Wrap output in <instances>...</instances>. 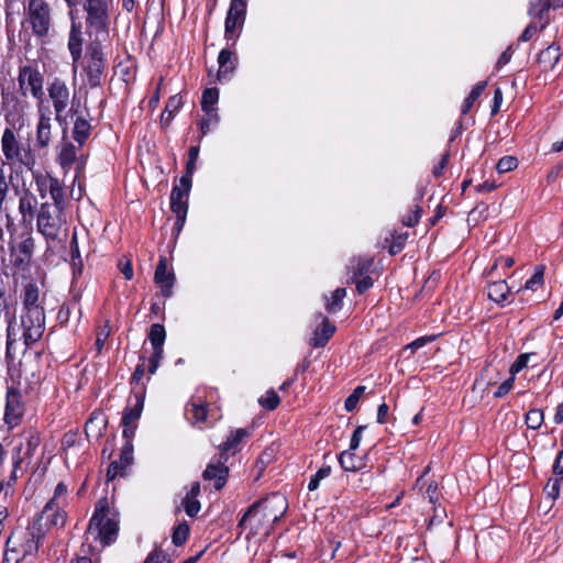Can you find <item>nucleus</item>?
I'll use <instances>...</instances> for the list:
<instances>
[{"label": "nucleus", "instance_id": "1", "mask_svg": "<svg viewBox=\"0 0 563 563\" xmlns=\"http://www.w3.org/2000/svg\"><path fill=\"white\" fill-rule=\"evenodd\" d=\"M288 501L283 494L273 493L249 507L239 522V528L249 530L252 536L268 534L274 523L287 511Z\"/></svg>", "mask_w": 563, "mask_h": 563}, {"label": "nucleus", "instance_id": "2", "mask_svg": "<svg viewBox=\"0 0 563 563\" xmlns=\"http://www.w3.org/2000/svg\"><path fill=\"white\" fill-rule=\"evenodd\" d=\"M45 536V529L40 523H32L25 530H15L5 542L3 563H20L34 558L40 542Z\"/></svg>", "mask_w": 563, "mask_h": 563}, {"label": "nucleus", "instance_id": "3", "mask_svg": "<svg viewBox=\"0 0 563 563\" xmlns=\"http://www.w3.org/2000/svg\"><path fill=\"white\" fill-rule=\"evenodd\" d=\"M36 227L47 241L62 243L68 236V221L65 211L57 207H49L48 201H44L40 206Z\"/></svg>", "mask_w": 563, "mask_h": 563}, {"label": "nucleus", "instance_id": "4", "mask_svg": "<svg viewBox=\"0 0 563 563\" xmlns=\"http://www.w3.org/2000/svg\"><path fill=\"white\" fill-rule=\"evenodd\" d=\"M1 153L10 164L19 163L20 166L33 172L37 161L34 151L29 143H23L20 135L11 128H5L0 139Z\"/></svg>", "mask_w": 563, "mask_h": 563}, {"label": "nucleus", "instance_id": "5", "mask_svg": "<svg viewBox=\"0 0 563 563\" xmlns=\"http://www.w3.org/2000/svg\"><path fill=\"white\" fill-rule=\"evenodd\" d=\"M112 0H84L87 33L95 40L104 41L109 36Z\"/></svg>", "mask_w": 563, "mask_h": 563}, {"label": "nucleus", "instance_id": "6", "mask_svg": "<svg viewBox=\"0 0 563 563\" xmlns=\"http://www.w3.org/2000/svg\"><path fill=\"white\" fill-rule=\"evenodd\" d=\"M106 59L101 41L92 40L86 51L84 73L90 88L100 87L104 77Z\"/></svg>", "mask_w": 563, "mask_h": 563}, {"label": "nucleus", "instance_id": "7", "mask_svg": "<svg viewBox=\"0 0 563 563\" xmlns=\"http://www.w3.org/2000/svg\"><path fill=\"white\" fill-rule=\"evenodd\" d=\"M119 525L117 520L108 516V509L97 508L92 515L87 534L99 540L102 547L110 545L117 539Z\"/></svg>", "mask_w": 563, "mask_h": 563}, {"label": "nucleus", "instance_id": "8", "mask_svg": "<svg viewBox=\"0 0 563 563\" xmlns=\"http://www.w3.org/2000/svg\"><path fill=\"white\" fill-rule=\"evenodd\" d=\"M25 14L34 35L41 38L46 37L52 22L49 4L45 0H30Z\"/></svg>", "mask_w": 563, "mask_h": 563}, {"label": "nucleus", "instance_id": "9", "mask_svg": "<svg viewBox=\"0 0 563 563\" xmlns=\"http://www.w3.org/2000/svg\"><path fill=\"white\" fill-rule=\"evenodd\" d=\"M31 345H26V331L24 325L14 318L7 324V358L13 360L18 354H23Z\"/></svg>", "mask_w": 563, "mask_h": 563}, {"label": "nucleus", "instance_id": "10", "mask_svg": "<svg viewBox=\"0 0 563 563\" xmlns=\"http://www.w3.org/2000/svg\"><path fill=\"white\" fill-rule=\"evenodd\" d=\"M18 81L23 97H26L30 92L35 99L40 101L43 99V76L37 69L31 66L21 67L19 70Z\"/></svg>", "mask_w": 563, "mask_h": 563}, {"label": "nucleus", "instance_id": "11", "mask_svg": "<svg viewBox=\"0 0 563 563\" xmlns=\"http://www.w3.org/2000/svg\"><path fill=\"white\" fill-rule=\"evenodd\" d=\"M20 322L26 331V345H33L41 340L45 331L44 310L23 311Z\"/></svg>", "mask_w": 563, "mask_h": 563}, {"label": "nucleus", "instance_id": "12", "mask_svg": "<svg viewBox=\"0 0 563 563\" xmlns=\"http://www.w3.org/2000/svg\"><path fill=\"white\" fill-rule=\"evenodd\" d=\"M49 99L52 100L55 114H56V121L59 124H63L65 122V118L63 115V112L66 110V108L69 104V98H70V91L67 87L66 82L59 78H55L47 88Z\"/></svg>", "mask_w": 563, "mask_h": 563}, {"label": "nucleus", "instance_id": "13", "mask_svg": "<svg viewBox=\"0 0 563 563\" xmlns=\"http://www.w3.org/2000/svg\"><path fill=\"white\" fill-rule=\"evenodd\" d=\"M246 14L245 0H231L225 18V37L233 38L238 30H241Z\"/></svg>", "mask_w": 563, "mask_h": 563}, {"label": "nucleus", "instance_id": "14", "mask_svg": "<svg viewBox=\"0 0 563 563\" xmlns=\"http://www.w3.org/2000/svg\"><path fill=\"white\" fill-rule=\"evenodd\" d=\"M24 415V405L20 393L13 388L7 393L4 421L11 428L18 426Z\"/></svg>", "mask_w": 563, "mask_h": 563}, {"label": "nucleus", "instance_id": "15", "mask_svg": "<svg viewBox=\"0 0 563 563\" xmlns=\"http://www.w3.org/2000/svg\"><path fill=\"white\" fill-rule=\"evenodd\" d=\"M47 522L55 527H63L66 522V514L60 509L58 503H55V498L45 505L38 518L32 523H40L46 530Z\"/></svg>", "mask_w": 563, "mask_h": 563}, {"label": "nucleus", "instance_id": "16", "mask_svg": "<svg viewBox=\"0 0 563 563\" xmlns=\"http://www.w3.org/2000/svg\"><path fill=\"white\" fill-rule=\"evenodd\" d=\"M188 196L180 187H174L170 194V209L177 216L176 224L181 228L188 211Z\"/></svg>", "mask_w": 563, "mask_h": 563}, {"label": "nucleus", "instance_id": "17", "mask_svg": "<svg viewBox=\"0 0 563 563\" xmlns=\"http://www.w3.org/2000/svg\"><path fill=\"white\" fill-rule=\"evenodd\" d=\"M19 212L23 222H32L37 217V198L30 189H23L19 197Z\"/></svg>", "mask_w": 563, "mask_h": 563}, {"label": "nucleus", "instance_id": "18", "mask_svg": "<svg viewBox=\"0 0 563 563\" xmlns=\"http://www.w3.org/2000/svg\"><path fill=\"white\" fill-rule=\"evenodd\" d=\"M154 280L161 287L164 297L172 296L175 276L173 273L167 271V261L165 257H161L158 261Z\"/></svg>", "mask_w": 563, "mask_h": 563}, {"label": "nucleus", "instance_id": "19", "mask_svg": "<svg viewBox=\"0 0 563 563\" xmlns=\"http://www.w3.org/2000/svg\"><path fill=\"white\" fill-rule=\"evenodd\" d=\"M68 49L70 52L74 62V71L77 70V63L81 58L82 53V33L80 26L76 23H71L69 37H68Z\"/></svg>", "mask_w": 563, "mask_h": 563}, {"label": "nucleus", "instance_id": "20", "mask_svg": "<svg viewBox=\"0 0 563 563\" xmlns=\"http://www.w3.org/2000/svg\"><path fill=\"white\" fill-rule=\"evenodd\" d=\"M34 250V240L25 238L15 247L12 249V257L15 266L27 265L32 258Z\"/></svg>", "mask_w": 563, "mask_h": 563}, {"label": "nucleus", "instance_id": "21", "mask_svg": "<svg viewBox=\"0 0 563 563\" xmlns=\"http://www.w3.org/2000/svg\"><path fill=\"white\" fill-rule=\"evenodd\" d=\"M108 423L107 417L101 411H93L85 424V433L88 438L99 439Z\"/></svg>", "mask_w": 563, "mask_h": 563}, {"label": "nucleus", "instance_id": "22", "mask_svg": "<svg viewBox=\"0 0 563 563\" xmlns=\"http://www.w3.org/2000/svg\"><path fill=\"white\" fill-rule=\"evenodd\" d=\"M228 475V467H225L221 463H210L205 470L202 477L206 481H214V488L219 490L225 485Z\"/></svg>", "mask_w": 563, "mask_h": 563}, {"label": "nucleus", "instance_id": "23", "mask_svg": "<svg viewBox=\"0 0 563 563\" xmlns=\"http://www.w3.org/2000/svg\"><path fill=\"white\" fill-rule=\"evenodd\" d=\"M52 139V123L51 118L40 110V119L36 126V146L38 148H46Z\"/></svg>", "mask_w": 563, "mask_h": 563}, {"label": "nucleus", "instance_id": "24", "mask_svg": "<svg viewBox=\"0 0 563 563\" xmlns=\"http://www.w3.org/2000/svg\"><path fill=\"white\" fill-rule=\"evenodd\" d=\"M23 311H32L34 310H44V308L40 305V289L38 287L30 283L25 285L23 290Z\"/></svg>", "mask_w": 563, "mask_h": 563}, {"label": "nucleus", "instance_id": "25", "mask_svg": "<svg viewBox=\"0 0 563 563\" xmlns=\"http://www.w3.org/2000/svg\"><path fill=\"white\" fill-rule=\"evenodd\" d=\"M334 331L335 327L330 323L328 318H323L321 329H317L310 339V345L313 347L324 346Z\"/></svg>", "mask_w": 563, "mask_h": 563}, {"label": "nucleus", "instance_id": "26", "mask_svg": "<svg viewBox=\"0 0 563 563\" xmlns=\"http://www.w3.org/2000/svg\"><path fill=\"white\" fill-rule=\"evenodd\" d=\"M32 174L37 192L40 197L44 199L52 191V188L56 185L58 179L49 174H43L41 172L33 170Z\"/></svg>", "mask_w": 563, "mask_h": 563}, {"label": "nucleus", "instance_id": "27", "mask_svg": "<svg viewBox=\"0 0 563 563\" xmlns=\"http://www.w3.org/2000/svg\"><path fill=\"white\" fill-rule=\"evenodd\" d=\"M339 463L346 472H357L364 467V461L353 450H345L339 455Z\"/></svg>", "mask_w": 563, "mask_h": 563}, {"label": "nucleus", "instance_id": "28", "mask_svg": "<svg viewBox=\"0 0 563 563\" xmlns=\"http://www.w3.org/2000/svg\"><path fill=\"white\" fill-rule=\"evenodd\" d=\"M144 407V396L142 394L135 395V404L131 408H125L122 417V424L124 427H130L135 424V422L140 419L142 410Z\"/></svg>", "mask_w": 563, "mask_h": 563}, {"label": "nucleus", "instance_id": "29", "mask_svg": "<svg viewBox=\"0 0 563 563\" xmlns=\"http://www.w3.org/2000/svg\"><path fill=\"white\" fill-rule=\"evenodd\" d=\"M487 295L490 300L501 303L510 295V287L505 280L493 282L487 286Z\"/></svg>", "mask_w": 563, "mask_h": 563}, {"label": "nucleus", "instance_id": "30", "mask_svg": "<svg viewBox=\"0 0 563 563\" xmlns=\"http://www.w3.org/2000/svg\"><path fill=\"white\" fill-rule=\"evenodd\" d=\"M219 63V79L231 74L235 69L236 58L233 53L229 49H222L218 56Z\"/></svg>", "mask_w": 563, "mask_h": 563}, {"label": "nucleus", "instance_id": "31", "mask_svg": "<svg viewBox=\"0 0 563 563\" xmlns=\"http://www.w3.org/2000/svg\"><path fill=\"white\" fill-rule=\"evenodd\" d=\"M560 59V47L550 45L539 54V63L544 68H553Z\"/></svg>", "mask_w": 563, "mask_h": 563}, {"label": "nucleus", "instance_id": "32", "mask_svg": "<svg viewBox=\"0 0 563 563\" xmlns=\"http://www.w3.org/2000/svg\"><path fill=\"white\" fill-rule=\"evenodd\" d=\"M219 100V91L217 88H208L203 91L201 98V108L206 115H211L216 112L214 104Z\"/></svg>", "mask_w": 563, "mask_h": 563}, {"label": "nucleus", "instance_id": "33", "mask_svg": "<svg viewBox=\"0 0 563 563\" xmlns=\"http://www.w3.org/2000/svg\"><path fill=\"white\" fill-rule=\"evenodd\" d=\"M90 123L85 118L78 117L74 123V140L79 144H82L90 135Z\"/></svg>", "mask_w": 563, "mask_h": 563}, {"label": "nucleus", "instance_id": "34", "mask_svg": "<svg viewBox=\"0 0 563 563\" xmlns=\"http://www.w3.org/2000/svg\"><path fill=\"white\" fill-rule=\"evenodd\" d=\"M48 195L52 199V202L48 201V206L57 207L59 210L65 211V206L67 202L65 187L59 179L56 183V185L52 188V191Z\"/></svg>", "mask_w": 563, "mask_h": 563}, {"label": "nucleus", "instance_id": "35", "mask_svg": "<svg viewBox=\"0 0 563 563\" xmlns=\"http://www.w3.org/2000/svg\"><path fill=\"white\" fill-rule=\"evenodd\" d=\"M77 154H76V147L71 143H65L59 152L58 155V163L62 166V168L66 169L69 168L74 162L76 161Z\"/></svg>", "mask_w": 563, "mask_h": 563}, {"label": "nucleus", "instance_id": "36", "mask_svg": "<svg viewBox=\"0 0 563 563\" xmlns=\"http://www.w3.org/2000/svg\"><path fill=\"white\" fill-rule=\"evenodd\" d=\"M148 339L153 350H163V345L166 339L165 328L159 323L152 324L150 328Z\"/></svg>", "mask_w": 563, "mask_h": 563}, {"label": "nucleus", "instance_id": "37", "mask_svg": "<svg viewBox=\"0 0 563 563\" xmlns=\"http://www.w3.org/2000/svg\"><path fill=\"white\" fill-rule=\"evenodd\" d=\"M70 255H71L73 273H74V275H80L82 272L84 263H82V258L80 256L76 233H74L71 236Z\"/></svg>", "mask_w": 563, "mask_h": 563}, {"label": "nucleus", "instance_id": "38", "mask_svg": "<svg viewBox=\"0 0 563 563\" xmlns=\"http://www.w3.org/2000/svg\"><path fill=\"white\" fill-rule=\"evenodd\" d=\"M346 296L345 288H336L331 298L325 297V309L330 312H336L342 308V300Z\"/></svg>", "mask_w": 563, "mask_h": 563}, {"label": "nucleus", "instance_id": "39", "mask_svg": "<svg viewBox=\"0 0 563 563\" xmlns=\"http://www.w3.org/2000/svg\"><path fill=\"white\" fill-rule=\"evenodd\" d=\"M485 87H486V81H479L473 87L470 95L465 98V100L462 104V114H466L471 111L474 102L482 95Z\"/></svg>", "mask_w": 563, "mask_h": 563}, {"label": "nucleus", "instance_id": "40", "mask_svg": "<svg viewBox=\"0 0 563 563\" xmlns=\"http://www.w3.org/2000/svg\"><path fill=\"white\" fill-rule=\"evenodd\" d=\"M246 435L247 431L245 429H236L231 432L227 441L221 444V450L224 452L234 450Z\"/></svg>", "mask_w": 563, "mask_h": 563}, {"label": "nucleus", "instance_id": "41", "mask_svg": "<svg viewBox=\"0 0 563 563\" xmlns=\"http://www.w3.org/2000/svg\"><path fill=\"white\" fill-rule=\"evenodd\" d=\"M22 449H23V444L21 443L19 446L15 448V450H14V452L12 454L13 468L11 471L10 478H9V481L7 483L8 486H11L13 483H15V481L19 477L18 472L20 471L21 464H22V461H23V456L21 454Z\"/></svg>", "mask_w": 563, "mask_h": 563}, {"label": "nucleus", "instance_id": "42", "mask_svg": "<svg viewBox=\"0 0 563 563\" xmlns=\"http://www.w3.org/2000/svg\"><path fill=\"white\" fill-rule=\"evenodd\" d=\"M373 265V260L371 257H358L356 260L352 261L351 268L353 271V277L356 278L358 276H362Z\"/></svg>", "mask_w": 563, "mask_h": 563}, {"label": "nucleus", "instance_id": "43", "mask_svg": "<svg viewBox=\"0 0 563 563\" xmlns=\"http://www.w3.org/2000/svg\"><path fill=\"white\" fill-rule=\"evenodd\" d=\"M208 406L207 404H198V402H190L189 408L187 409L188 412H191L192 421L194 422H205L207 420V413H208Z\"/></svg>", "mask_w": 563, "mask_h": 563}, {"label": "nucleus", "instance_id": "44", "mask_svg": "<svg viewBox=\"0 0 563 563\" xmlns=\"http://www.w3.org/2000/svg\"><path fill=\"white\" fill-rule=\"evenodd\" d=\"M40 443V434L35 431H30L25 437V452L23 460L31 457L34 451L38 448Z\"/></svg>", "mask_w": 563, "mask_h": 563}, {"label": "nucleus", "instance_id": "45", "mask_svg": "<svg viewBox=\"0 0 563 563\" xmlns=\"http://www.w3.org/2000/svg\"><path fill=\"white\" fill-rule=\"evenodd\" d=\"M3 166H4V162H2V165L0 166V213L3 210V205L7 200V197L9 195V190H10V187H9L10 180L8 179V177L5 175V170H4Z\"/></svg>", "mask_w": 563, "mask_h": 563}, {"label": "nucleus", "instance_id": "46", "mask_svg": "<svg viewBox=\"0 0 563 563\" xmlns=\"http://www.w3.org/2000/svg\"><path fill=\"white\" fill-rule=\"evenodd\" d=\"M189 534V526L186 522L179 523L174 528L172 540L173 543L177 547L183 545Z\"/></svg>", "mask_w": 563, "mask_h": 563}, {"label": "nucleus", "instance_id": "47", "mask_svg": "<svg viewBox=\"0 0 563 563\" xmlns=\"http://www.w3.org/2000/svg\"><path fill=\"white\" fill-rule=\"evenodd\" d=\"M544 266L539 265L534 269V274L525 284V289L537 290L543 284Z\"/></svg>", "mask_w": 563, "mask_h": 563}, {"label": "nucleus", "instance_id": "48", "mask_svg": "<svg viewBox=\"0 0 563 563\" xmlns=\"http://www.w3.org/2000/svg\"><path fill=\"white\" fill-rule=\"evenodd\" d=\"M408 239V232L404 233H393L391 234V242L389 245V253L391 255L398 254L405 246L406 241Z\"/></svg>", "mask_w": 563, "mask_h": 563}, {"label": "nucleus", "instance_id": "49", "mask_svg": "<svg viewBox=\"0 0 563 563\" xmlns=\"http://www.w3.org/2000/svg\"><path fill=\"white\" fill-rule=\"evenodd\" d=\"M543 422V411L540 409H531L526 415V423L528 428L537 430Z\"/></svg>", "mask_w": 563, "mask_h": 563}, {"label": "nucleus", "instance_id": "50", "mask_svg": "<svg viewBox=\"0 0 563 563\" xmlns=\"http://www.w3.org/2000/svg\"><path fill=\"white\" fill-rule=\"evenodd\" d=\"M181 505L189 517H195L201 509L200 501L197 497L186 495L181 501Z\"/></svg>", "mask_w": 563, "mask_h": 563}, {"label": "nucleus", "instance_id": "51", "mask_svg": "<svg viewBox=\"0 0 563 563\" xmlns=\"http://www.w3.org/2000/svg\"><path fill=\"white\" fill-rule=\"evenodd\" d=\"M180 106H181V98L178 95L172 96L165 106V110L162 113L161 120L164 121L165 113H168L167 121H170L173 119L174 113L178 111Z\"/></svg>", "mask_w": 563, "mask_h": 563}, {"label": "nucleus", "instance_id": "52", "mask_svg": "<svg viewBox=\"0 0 563 563\" xmlns=\"http://www.w3.org/2000/svg\"><path fill=\"white\" fill-rule=\"evenodd\" d=\"M331 474V466H322L309 481L308 483V489L310 492L312 490H316L319 485H320V482L328 477L329 475Z\"/></svg>", "mask_w": 563, "mask_h": 563}, {"label": "nucleus", "instance_id": "53", "mask_svg": "<svg viewBox=\"0 0 563 563\" xmlns=\"http://www.w3.org/2000/svg\"><path fill=\"white\" fill-rule=\"evenodd\" d=\"M279 402V396L274 390H268L264 397L260 398L261 406L268 410L277 408Z\"/></svg>", "mask_w": 563, "mask_h": 563}, {"label": "nucleus", "instance_id": "54", "mask_svg": "<svg viewBox=\"0 0 563 563\" xmlns=\"http://www.w3.org/2000/svg\"><path fill=\"white\" fill-rule=\"evenodd\" d=\"M364 390H365L364 386H357L353 390V393L346 398L345 404H344L346 411L351 412L356 408L357 402H358L362 394L364 393Z\"/></svg>", "mask_w": 563, "mask_h": 563}, {"label": "nucleus", "instance_id": "55", "mask_svg": "<svg viewBox=\"0 0 563 563\" xmlns=\"http://www.w3.org/2000/svg\"><path fill=\"white\" fill-rule=\"evenodd\" d=\"M534 355V353H523V354H520L517 360L515 361V363L510 366V375H515L517 373H519L521 369H523L525 367H527L530 358Z\"/></svg>", "mask_w": 563, "mask_h": 563}, {"label": "nucleus", "instance_id": "56", "mask_svg": "<svg viewBox=\"0 0 563 563\" xmlns=\"http://www.w3.org/2000/svg\"><path fill=\"white\" fill-rule=\"evenodd\" d=\"M518 165V161L514 156H505L500 158L496 165L499 174H504L515 169Z\"/></svg>", "mask_w": 563, "mask_h": 563}, {"label": "nucleus", "instance_id": "57", "mask_svg": "<svg viewBox=\"0 0 563 563\" xmlns=\"http://www.w3.org/2000/svg\"><path fill=\"white\" fill-rule=\"evenodd\" d=\"M550 8V0H534L530 4L529 14L532 16H542Z\"/></svg>", "mask_w": 563, "mask_h": 563}, {"label": "nucleus", "instance_id": "58", "mask_svg": "<svg viewBox=\"0 0 563 563\" xmlns=\"http://www.w3.org/2000/svg\"><path fill=\"white\" fill-rule=\"evenodd\" d=\"M120 465L126 470L133 462V446L130 442H126L121 450L119 461Z\"/></svg>", "mask_w": 563, "mask_h": 563}, {"label": "nucleus", "instance_id": "59", "mask_svg": "<svg viewBox=\"0 0 563 563\" xmlns=\"http://www.w3.org/2000/svg\"><path fill=\"white\" fill-rule=\"evenodd\" d=\"M126 470L124 466L120 465V462L113 461L110 463L107 471V479L113 481L118 476H125Z\"/></svg>", "mask_w": 563, "mask_h": 563}, {"label": "nucleus", "instance_id": "60", "mask_svg": "<svg viewBox=\"0 0 563 563\" xmlns=\"http://www.w3.org/2000/svg\"><path fill=\"white\" fill-rule=\"evenodd\" d=\"M560 482L561 479L559 477L549 479L547 486H545V493L549 497L552 499H555L559 497L560 493Z\"/></svg>", "mask_w": 563, "mask_h": 563}, {"label": "nucleus", "instance_id": "61", "mask_svg": "<svg viewBox=\"0 0 563 563\" xmlns=\"http://www.w3.org/2000/svg\"><path fill=\"white\" fill-rule=\"evenodd\" d=\"M514 383H515V375H510V377L508 379H506L503 384H500L498 386V388L495 391L494 396L496 398L504 397L505 395H507L512 389Z\"/></svg>", "mask_w": 563, "mask_h": 563}, {"label": "nucleus", "instance_id": "62", "mask_svg": "<svg viewBox=\"0 0 563 563\" xmlns=\"http://www.w3.org/2000/svg\"><path fill=\"white\" fill-rule=\"evenodd\" d=\"M163 350H153V353L148 360V373L155 374L159 366V362L163 358Z\"/></svg>", "mask_w": 563, "mask_h": 563}, {"label": "nucleus", "instance_id": "63", "mask_svg": "<svg viewBox=\"0 0 563 563\" xmlns=\"http://www.w3.org/2000/svg\"><path fill=\"white\" fill-rule=\"evenodd\" d=\"M144 563H170V561L165 553L154 550L147 555Z\"/></svg>", "mask_w": 563, "mask_h": 563}, {"label": "nucleus", "instance_id": "64", "mask_svg": "<svg viewBox=\"0 0 563 563\" xmlns=\"http://www.w3.org/2000/svg\"><path fill=\"white\" fill-rule=\"evenodd\" d=\"M421 211L422 210L418 205L415 206V209L411 211V213L404 218L402 223L409 228L415 227L420 220Z\"/></svg>", "mask_w": 563, "mask_h": 563}]
</instances>
